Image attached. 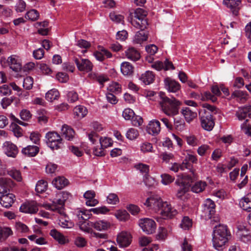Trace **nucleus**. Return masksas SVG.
I'll list each match as a JSON object with an SVG mask.
<instances>
[{
    "label": "nucleus",
    "mask_w": 251,
    "mask_h": 251,
    "mask_svg": "<svg viewBox=\"0 0 251 251\" xmlns=\"http://www.w3.org/2000/svg\"><path fill=\"white\" fill-rule=\"evenodd\" d=\"M13 234V231L10 227L0 226V242L5 241Z\"/></svg>",
    "instance_id": "obj_28"
},
{
    "label": "nucleus",
    "mask_w": 251,
    "mask_h": 251,
    "mask_svg": "<svg viewBox=\"0 0 251 251\" xmlns=\"http://www.w3.org/2000/svg\"><path fill=\"white\" fill-rule=\"evenodd\" d=\"M239 205L243 209L250 211V209H251V193L248 194L240 200Z\"/></svg>",
    "instance_id": "obj_24"
},
{
    "label": "nucleus",
    "mask_w": 251,
    "mask_h": 251,
    "mask_svg": "<svg viewBox=\"0 0 251 251\" xmlns=\"http://www.w3.org/2000/svg\"><path fill=\"white\" fill-rule=\"evenodd\" d=\"M185 139L189 145L193 147L198 145L199 141L195 136L193 135L185 136Z\"/></svg>",
    "instance_id": "obj_54"
},
{
    "label": "nucleus",
    "mask_w": 251,
    "mask_h": 251,
    "mask_svg": "<svg viewBox=\"0 0 251 251\" xmlns=\"http://www.w3.org/2000/svg\"><path fill=\"white\" fill-rule=\"evenodd\" d=\"M38 114V122L42 124H46L48 121V116L47 112L43 109H41L37 111Z\"/></svg>",
    "instance_id": "obj_38"
},
{
    "label": "nucleus",
    "mask_w": 251,
    "mask_h": 251,
    "mask_svg": "<svg viewBox=\"0 0 251 251\" xmlns=\"http://www.w3.org/2000/svg\"><path fill=\"white\" fill-rule=\"evenodd\" d=\"M160 123L156 120L151 121L147 126V132L152 135H157L160 131Z\"/></svg>",
    "instance_id": "obj_15"
},
{
    "label": "nucleus",
    "mask_w": 251,
    "mask_h": 251,
    "mask_svg": "<svg viewBox=\"0 0 251 251\" xmlns=\"http://www.w3.org/2000/svg\"><path fill=\"white\" fill-rule=\"evenodd\" d=\"M206 186V182L200 181L195 183L192 187L191 190L193 192L196 193H200L204 190Z\"/></svg>",
    "instance_id": "obj_41"
},
{
    "label": "nucleus",
    "mask_w": 251,
    "mask_h": 251,
    "mask_svg": "<svg viewBox=\"0 0 251 251\" xmlns=\"http://www.w3.org/2000/svg\"><path fill=\"white\" fill-rule=\"evenodd\" d=\"M167 236V231L166 228L163 227H159L158 228V232L156 235V239L157 240H163Z\"/></svg>",
    "instance_id": "obj_59"
},
{
    "label": "nucleus",
    "mask_w": 251,
    "mask_h": 251,
    "mask_svg": "<svg viewBox=\"0 0 251 251\" xmlns=\"http://www.w3.org/2000/svg\"><path fill=\"white\" fill-rule=\"evenodd\" d=\"M139 136V131L135 128H130L126 131V138L130 141L136 140Z\"/></svg>",
    "instance_id": "obj_37"
},
{
    "label": "nucleus",
    "mask_w": 251,
    "mask_h": 251,
    "mask_svg": "<svg viewBox=\"0 0 251 251\" xmlns=\"http://www.w3.org/2000/svg\"><path fill=\"white\" fill-rule=\"evenodd\" d=\"M127 120L129 121L131 124L134 126H139L142 122V118L136 115L133 110L130 108H126Z\"/></svg>",
    "instance_id": "obj_14"
},
{
    "label": "nucleus",
    "mask_w": 251,
    "mask_h": 251,
    "mask_svg": "<svg viewBox=\"0 0 251 251\" xmlns=\"http://www.w3.org/2000/svg\"><path fill=\"white\" fill-rule=\"evenodd\" d=\"M15 99L14 97H11L10 98L4 97L3 98L0 102L1 105L3 108H6L9 106L13 101Z\"/></svg>",
    "instance_id": "obj_57"
},
{
    "label": "nucleus",
    "mask_w": 251,
    "mask_h": 251,
    "mask_svg": "<svg viewBox=\"0 0 251 251\" xmlns=\"http://www.w3.org/2000/svg\"><path fill=\"white\" fill-rule=\"evenodd\" d=\"M7 63L10 69L17 72L21 69V65L16 55H11L7 59Z\"/></svg>",
    "instance_id": "obj_19"
},
{
    "label": "nucleus",
    "mask_w": 251,
    "mask_h": 251,
    "mask_svg": "<svg viewBox=\"0 0 251 251\" xmlns=\"http://www.w3.org/2000/svg\"><path fill=\"white\" fill-rule=\"evenodd\" d=\"M11 93V90L8 85L4 84L0 86V95L1 96L10 95Z\"/></svg>",
    "instance_id": "obj_64"
},
{
    "label": "nucleus",
    "mask_w": 251,
    "mask_h": 251,
    "mask_svg": "<svg viewBox=\"0 0 251 251\" xmlns=\"http://www.w3.org/2000/svg\"><path fill=\"white\" fill-rule=\"evenodd\" d=\"M48 146L52 150H58L62 148L63 144L62 139L59 134L55 131H50L45 136Z\"/></svg>",
    "instance_id": "obj_5"
},
{
    "label": "nucleus",
    "mask_w": 251,
    "mask_h": 251,
    "mask_svg": "<svg viewBox=\"0 0 251 251\" xmlns=\"http://www.w3.org/2000/svg\"><path fill=\"white\" fill-rule=\"evenodd\" d=\"M193 165L191 163L189 162L187 160L185 159L181 164L180 165V169L181 170H184L185 169H188L192 173L193 176H194V171L192 169Z\"/></svg>",
    "instance_id": "obj_60"
},
{
    "label": "nucleus",
    "mask_w": 251,
    "mask_h": 251,
    "mask_svg": "<svg viewBox=\"0 0 251 251\" xmlns=\"http://www.w3.org/2000/svg\"><path fill=\"white\" fill-rule=\"evenodd\" d=\"M201 100H210L212 102L217 101V99L216 97L212 95L210 92H205L201 96Z\"/></svg>",
    "instance_id": "obj_61"
},
{
    "label": "nucleus",
    "mask_w": 251,
    "mask_h": 251,
    "mask_svg": "<svg viewBox=\"0 0 251 251\" xmlns=\"http://www.w3.org/2000/svg\"><path fill=\"white\" fill-rule=\"evenodd\" d=\"M173 128H175L177 131H182L186 128L184 120L180 117H177L174 119Z\"/></svg>",
    "instance_id": "obj_34"
},
{
    "label": "nucleus",
    "mask_w": 251,
    "mask_h": 251,
    "mask_svg": "<svg viewBox=\"0 0 251 251\" xmlns=\"http://www.w3.org/2000/svg\"><path fill=\"white\" fill-rule=\"evenodd\" d=\"M126 57L132 61H135L140 59V53L134 47H130L126 50Z\"/></svg>",
    "instance_id": "obj_30"
},
{
    "label": "nucleus",
    "mask_w": 251,
    "mask_h": 251,
    "mask_svg": "<svg viewBox=\"0 0 251 251\" xmlns=\"http://www.w3.org/2000/svg\"><path fill=\"white\" fill-rule=\"evenodd\" d=\"M144 29H141L140 31L136 32L133 42L136 44H142L144 41L147 40L148 34L144 31Z\"/></svg>",
    "instance_id": "obj_32"
},
{
    "label": "nucleus",
    "mask_w": 251,
    "mask_h": 251,
    "mask_svg": "<svg viewBox=\"0 0 251 251\" xmlns=\"http://www.w3.org/2000/svg\"><path fill=\"white\" fill-rule=\"evenodd\" d=\"M15 228L17 231L21 233H28L29 231L28 226L25 224L20 222L16 223Z\"/></svg>",
    "instance_id": "obj_45"
},
{
    "label": "nucleus",
    "mask_w": 251,
    "mask_h": 251,
    "mask_svg": "<svg viewBox=\"0 0 251 251\" xmlns=\"http://www.w3.org/2000/svg\"><path fill=\"white\" fill-rule=\"evenodd\" d=\"M109 17L110 19L117 23H122L123 24H124V16L116 14L114 12L113 13H110L109 14Z\"/></svg>",
    "instance_id": "obj_48"
},
{
    "label": "nucleus",
    "mask_w": 251,
    "mask_h": 251,
    "mask_svg": "<svg viewBox=\"0 0 251 251\" xmlns=\"http://www.w3.org/2000/svg\"><path fill=\"white\" fill-rule=\"evenodd\" d=\"M80 229L84 232H90L91 228L93 227V222L87 220L79 222L78 224Z\"/></svg>",
    "instance_id": "obj_35"
},
{
    "label": "nucleus",
    "mask_w": 251,
    "mask_h": 251,
    "mask_svg": "<svg viewBox=\"0 0 251 251\" xmlns=\"http://www.w3.org/2000/svg\"><path fill=\"white\" fill-rule=\"evenodd\" d=\"M20 116L22 120L28 121L31 118L32 114L28 110L24 109L20 112Z\"/></svg>",
    "instance_id": "obj_55"
},
{
    "label": "nucleus",
    "mask_w": 251,
    "mask_h": 251,
    "mask_svg": "<svg viewBox=\"0 0 251 251\" xmlns=\"http://www.w3.org/2000/svg\"><path fill=\"white\" fill-rule=\"evenodd\" d=\"M99 141L100 146L104 149L111 147L113 144V141L110 138L105 137L100 138Z\"/></svg>",
    "instance_id": "obj_46"
},
{
    "label": "nucleus",
    "mask_w": 251,
    "mask_h": 251,
    "mask_svg": "<svg viewBox=\"0 0 251 251\" xmlns=\"http://www.w3.org/2000/svg\"><path fill=\"white\" fill-rule=\"evenodd\" d=\"M88 113L87 108L82 105L76 106L74 109V113L77 119H82Z\"/></svg>",
    "instance_id": "obj_31"
},
{
    "label": "nucleus",
    "mask_w": 251,
    "mask_h": 251,
    "mask_svg": "<svg viewBox=\"0 0 251 251\" xmlns=\"http://www.w3.org/2000/svg\"><path fill=\"white\" fill-rule=\"evenodd\" d=\"M159 103L163 111L168 116H174L178 114L180 106L182 103L176 98L170 99L165 96L164 93L159 95Z\"/></svg>",
    "instance_id": "obj_3"
},
{
    "label": "nucleus",
    "mask_w": 251,
    "mask_h": 251,
    "mask_svg": "<svg viewBox=\"0 0 251 251\" xmlns=\"http://www.w3.org/2000/svg\"><path fill=\"white\" fill-rule=\"evenodd\" d=\"M59 97V93L56 89H53L49 91L45 96L46 99L49 101H52L58 99Z\"/></svg>",
    "instance_id": "obj_36"
},
{
    "label": "nucleus",
    "mask_w": 251,
    "mask_h": 251,
    "mask_svg": "<svg viewBox=\"0 0 251 251\" xmlns=\"http://www.w3.org/2000/svg\"><path fill=\"white\" fill-rule=\"evenodd\" d=\"M164 83L166 88L170 92L176 93L180 88V85L178 82L172 80L170 78H165Z\"/></svg>",
    "instance_id": "obj_17"
},
{
    "label": "nucleus",
    "mask_w": 251,
    "mask_h": 251,
    "mask_svg": "<svg viewBox=\"0 0 251 251\" xmlns=\"http://www.w3.org/2000/svg\"><path fill=\"white\" fill-rule=\"evenodd\" d=\"M161 182L163 184L168 185L174 180V177L167 174H164L161 176Z\"/></svg>",
    "instance_id": "obj_56"
},
{
    "label": "nucleus",
    "mask_w": 251,
    "mask_h": 251,
    "mask_svg": "<svg viewBox=\"0 0 251 251\" xmlns=\"http://www.w3.org/2000/svg\"><path fill=\"white\" fill-rule=\"evenodd\" d=\"M235 115L239 120H244L247 117L251 118V106L239 108Z\"/></svg>",
    "instance_id": "obj_16"
},
{
    "label": "nucleus",
    "mask_w": 251,
    "mask_h": 251,
    "mask_svg": "<svg viewBox=\"0 0 251 251\" xmlns=\"http://www.w3.org/2000/svg\"><path fill=\"white\" fill-rule=\"evenodd\" d=\"M223 4L226 6L233 15L237 16L242 7L241 0H224Z\"/></svg>",
    "instance_id": "obj_9"
},
{
    "label": "nucleus",
    "mask_w": 251,
    "mask_h": 251,
    "mask_svg": "<svg viewBox=\"0 0 251 251\" xmlns=\"http://www.w3.org/2000/svg\"><path fill=\"white\" fill-rule=\"evenodd\" d=\"M63 199L58 198L57 199H54L52 201V205L55 207V211L57 212L61 215L64 214V204L66 200L64 197H63Z\"/></svg>",
    "instance_id": "obj_22"
},
{
    "label": "nucleus",
    "mask_w": 251,
    "mask_h": 251,
    "mask_svg": "<svg viewBox=\"0 0 251 251\" xmlns=\"http://www.w3.org/2000/svg\"><path fill=\"white\" fill-rule=\"evenodd\" d=\"M201 216L205 219L214 218L215 221H218V217H213L215 213V204L214 201L210 199H207L204 202L202 209Z\"/></svg>",
    "instance_id": "obj_6"
},
{
    "label": "nucleus",
    "mask_w": 251,
    "mask_h": 251,
    "mask_svg": "<svg viewBox=\"0 0 251 251\" xmlns=\"http://www.w3.org/2000/svg\"><path fill=\"white\" fill-rule=\"evenodd\" d=\"M39 151V148L37 146L29 145L23 148L22 153L27 157H33L36 156Z\"/></svg>",
    "instance_id": "obj_20"
},
{
    "label": "nucleus",
    "mask_w": 251,
    "mask_h": 251,
    "mask_svg": "<svg viewBox=\"0 0 251 251\" xmlns=\"http://www.w3.org/2000/svg\"><path fill=\"white\" fill-rule=\"evenodd\" d=\"M106 201L108 204H116L119 201L118 196L114 193H110L107 197Z\"/></svg>",
    "instance_id": "obj_53"
},
{
    "label": "nucleus",
    "mask_w": 251,
    "mask_h": 251,
    "mask_svg": "<svg viewBox=\"0 0 251 251\" xmlns=\"http://www.w3.org/2000/svg\"><path fill=\"white\" fill-rule=\"evenodd\" d=\"M230 237V232L226 226H216L213 231L212 242L214 248L218 251H223L225 249Z\"/></svg>",
    "instance_id": "obj_2"
},
{
    "label": "nucleus",
    "mask_w": 251,
    "mask_h": 251,
    "mask_svg": "<svg viewBox=\"0 0 251 251\" xmlns=\"http://www.w3.org/2000/svg\"><path fill=\"white\" fill-rule=\"evenodd\" d=\"M5 153L9 157H15L18 153L17 147L11 142H4L2 146Z\"/></svg>",
    "instance_id": "obj_11"
},
{
    "label": "nucleus",
    "mask_w": 251,
    "mask_h": 251,
    "mask_svg": "<svg viewBox=\"0 0 251 251\" xmlns=\"http://www.w3.org/2000/svg\"><path fill=\"white\" fill-rule=\"evenodd\" d=\"M146 16V13L144 10L142 8H137L135 11L134 15L128 20L136 28L145 29L148 25Z\"/></svg>",
    "instance_id": "obj_4"
},
{
    "label": "nucleus",
    "mask_w": 251,
    "mask_h": 251,
    "mask_svg": "<svg viewBox=\"0 0 251 251\" xmlns=\"http://www.w3.org/2000/svg\"><path fill=\"white\" fill-rule=\"evenodd\" d=\"M200 116L201 127L206 130H212L215 123L211 113L205 111L203 113L200 114Z\"/></svg>",
    "instance_id": "obj_7"
},
{
    "label": "nucleus",
    "mask_w": 251,
    "mask_h": 251,
    "mask_svg": "<svg viewBox=\"0 0 251 251\" xmlns=\"http://www.w3.org/2000/svg\"><path fill=\"white\" fill-rule=\"evenodd\" d=\"M67 98L70 102L73 103L78 100V95L76 92L71 91L68 93Z\"/></svg>",
    "instance_id": "obj_62"
},
{
    "label": "nucleus",
    "mask_w": 251,
    "mask_h": 251,
    "mask_svg": "<svg viewBox=\"0 0 251 251\" xmlns=\"http://www.w3.org/2000/svg\"><path fill=\"white\" fill-rule=\"evenodd\" d=\"M13 185V182L11 179L5 177L0 178V187L3 189L2 191L4 193H7V191H9Z\"/></svg>",
    "instance_id": "obj_26"
},
{
    "label": "nucleus",
    "mask_w": 251,
    "mask_h": 251,
    "mask_svg": "<svg viewBox=\"0 0 251 251\" xmlns=\"http://www.w3.org/2000/svg\"><path fill=\"white\" fill-rule=\"evenodd\" d=\"M33 84V79L31 76H27L23 81V87L26 90L32 89Z\"/></svg>",
    "instance_id": "obj_51"
},
{
    "label": "nucleus",
    "mask_w": 251,
    "mask_h": 251,
    "mask_svg": "<svg viewBox=\"0 0 251 251\" xmlns=\"http://www.w3.org/2000/svg\"><path fill=\"white\" fill-rule=\"evenodd\" d=\"M107 90L110 92L118 94L121 92V87L119 83L114 82L109 85Z\"/></svg>",
    "instance_id": "obj_49"
},
{
    "label": "nucleus",
    "mask_w": 251,
    "mask_h": 251,
    "mask_svg": "<svg viewBox=\"0 0 251 251\" xmlns=\"http://www.w3.org/2000/svg\"><path fill=\"white\" fill-rule=\"evenodd\" d=\"M76 218L78 220V224L80 221L87 220L90 218L89 212L87 210H78L76 212Z\"/></svg>",
    "instance_id": "obj_39"
},
{
    "label": "nucleus",
    "mask_w": 251,
    "mask_h": 251,
    "mask_svg": "<svg viewBox=\"0 0 251 251\" xmlns=\"http://www.w3.org/2000/svg\"><path fill=\"white\" fill-rule=\"evenodd\" d=\"M47 182L44 180H40L36 184L35 190L38 193H42L47 189Z\"/></svg>",
    "instance_id": "obj_43"
},
{
    "label": "nucleus",
    "mask_w": 251,
    "mask_h": 251,
    "mask_svg": "<svg viewBox=\"0 0 251 251\" xmlns=\"http://www.w3.org/2000/svg\"><path fill=\"white\" fill-rule=\"evenodd\" d=\"M39 17V13L35 9H31L27 11L25 15V18L31 21L38 20Z\"/></svg>",
    "instance_id": "obj_40"
},
{
    "label": "nucleus",
    "mask_w": 251,
    "mask_h": 251,
    "mask_svg": "<svg viewBox=\"0 0 251 251\" xmlns=\"http://www.w3.org/2000/svg\"><path fill=\"white\" fill-rule=\"evenodd\" d=\"M193 181V177L188 175H182L178 176L175 181V184L177 186L181 185L189 189Z\"/></svg>",
    "instance_id": "obj_12"
},
{
    "label": "nucleus",
    "mask_w": 251,
    "mask_h": 251,
    "mask_svg": "<svg viewBox=\"0 0 251 251\" xmlns=\"http://www.w3.org/2000/svg\"><path fill=\"white\" fill-rule=\"evenodd\" d=\"M181 113L184 116L186 122L188 123H190L197 117V113L192 111L189 107L183 108L181 110Z\"/></svg>",
    "instance_id": "obj_21"
},
{
    "label": "nucleus",
    "mask_w": 251,
    "mask_h": 251,
    "mask_svg": "<svg viewBox=\"0 0 251 251\" xmlns=\"http://www.w3.org/2000/svg\"><path fill=\"white\" fill-rule=\"evenodd\" d=\"M155 212H159L164 219H171L177 214V210L167 201H163L160 197L155 196L148 198L144 203Z\"/></svg>",
    "instance_id": "obj_1"
},
{
    "label": "nucleus",
    "mask_w": 251,
    "mask_h": 251,
    "mask_svg": "<svg viewBox=\"0 0 251 251\" xmlns=\"http://www.w3.org/2000/svg\"><path fill=\"white\" fill-rule=\"evenodd\" d=\"M50 235L60 244H65L68 242V240L60 232L55 229H51L50 231Z\"/></svg>",
    "instance_id": "obj_23"
},
{
    "label": "nucleus",
    "mask_w": 251,
    "mask_h": 251,
    "mask_svg": "<svg viewBox=\"0 0 251 251\" xmlns=\"http://www.w3.org/2000/svg\"><path fill=\"white\" fill-rule=\"evenodd\" d=\"M74 61L79 71L86 72L92 71L93 64L88 59L75 57Z\"/></svg>",
    "instance_id": "obj_10"
},
{
    "label": "nucleus",
    "mask_w": 251,
    "mask_h": 251,
    "mask_svg": "<svg viewBox=\"0 0 251 251\" xmlns=\"http://www.w3.org/2000/svg\"><path fill=\"white\" fill-rule=\"evenodd\" d=\"M62 136L68 140H71L74 136L75 132L73 128L69 126L64 125L61 129Z\"/></svg>",
    "instance_id": "obj_25"
},
{
    "label": "nucleus",
    "mask_w": 251,
    "mask_h": 251,
    "mask_svg": "<svg viewBox=\"0 0 251 251\" xmlns=\"http://www.w3.org/2000/svg\"><path fill=\"white\" fill-rule=\"evenodd\" d=\"M247 94L246 92H244L240 90L234 91L231 94V97L232 98H238L242 100H246L247 99Z\"/></svg>",
    "instance_id": "obj_50"
},
{
    "label": "nucleus",
    "mask_w": 251,
    "mask_h": 251,
    "mask_svg": "<svg viewBox=\"0 0 251 251\" xmlns=\"http://www.w3.org/2000/svg\"><path fill=\"white\" fill-rule=\"evenodd\" d=\"M139 225L143 231L148 234L154 233L156 228L155 222L153 220L147 218L140 219Z\"/></svg>",
    "instance_id": "obj_8"
},
{
    "label": "nucleus",
    "mask_w": 251,
    "mask_h": 251,
    "mask_svg": "<svg viewBox=\"0 0 251 251\" xmlns=\"http://www.w3.org/2000/svg\"><path fill=\"white\" fill-rule=\"evenodd\" d=\"M155 78V75L152 72L148 71L142 74L140 77L141 80L146 85L152 83Z\"/></svg>",
    "instance_id": "obj_27"
},
{
    "label": "nucleus",
    "mask_w": 251,
    "mask_h": 251,
    "mask_svg": "<svg viewBox=\"0 0 251 251\" xmlns=\"http://www.w3.org/2000/svg\"><path fill=\"white\" fill-rule=\"evenodd\" d=\"M7 173L10 176L17 181H22V177L21 176V172L19 170L12 169L8 171Z\"/></svg>",
    "instance_id": "obj_44"
},
{
    "label": "nucleus",
    "mask_w": 251,
    "mask_h": 251,
    "mask_svg": "<svg viewBox=\"0 0 251 251\" xmlns=\"http://www.w3.org/2000/svg\"><path fill=\"white\" fill-rule=\"evenodd\" d=\"M143 180L145 184L149 188L153 187L155 184V179L148 175L144 176Z\"/></svg>",
    "instance_id": "obj_58"
},
{
    "label": "nucleus",
    "mask_w": 251,
    "mask_h": 251,
    "mask_svg": "<svg viewBox=\"0 0 251 251\" xmlns=\"http://www.w3.org/2000/svg\"><path fill=\"white\" fill-rule=\"evenodd\" d=\"M38 210L37 204L34 201L25 202L20 208V211L25 213L35 214Z\"/></svg>",
    "instance_id": "obj_13"
},
{
    "label": "nucleus",
    "mask_w": 251,
    "mask_h": 251,
    "mask_svg": "<svg viewBox=\"0 0 251 251\" xmlns=\"http://www.w3.org/2000/svg\"><path fill=\"white\" fill-rule=\"evenodd\" d=\"M192 226V220L188 217H184L180 224V226L183 229H188Z\"/></svg>",
    "instance_id": "obj_52"
},
{
    "label": "nucleus",
    "mask_w": 251,
    "mask_h": 251,
    "mask_svg": "<svg viewBox=\"0 0 251 251\" xmlns=\"http://www.w3.org/2000/svg\"><path fill=\"white\" fill-rule=\"evenodd\" d=\"M68 183V180L63 176H58L53 179L52 183L57 189L60 190L65 187Z\"/></svg>",
    "instance_id": "obj_29"
},
{
    "label": "nucleus",
    "mask_w": 251,
    "mask_h": 251,
    "mask_svg": "<svg viewBox=\"0 0 251 251\" xmlns=\"http://www.w3.org/2000/svg\"><path fill=\"white\" fill-rule=\"evenodd\" d=\"M10 129L14 135L17 137H20L23 135V130L22 128L17 124L12 123L10 126Z\"/></svg>",
    "instance_id": "obj_42"
},
{
    "label": "nucleus",
    "mask_w": 251,
    "mask_h": 251,
    "mask_svg": "<svg viewBox=\"0 0 251 251\" xmlns=\"http://www.w3.org/2000/svg\"><path fill=\"white\" fill-rule=\"evenodd\" d=\"M110 224L103 220H100L93 222V227L97 230H107L110 227Z\"/></svg>",
    "instance_id": "obj_33"
},
{
    "label": "nucleus",
    "mask_w": 251,
    "mask_h": 251,
    "mask_svg": "<svg viewBox=\"0 0 251 251\" xmlns=\"http://www.w3.org/2000/svg\"><path fill=\"white\" fill-rule=\"evenodd\" d=\"M117 242L120 247L124 248L126 247V232L122 231L117 237Z\"/></svg>",
    "instance_id": "obj_47"
},
{
    "label": "nucleus",
    "mask_w": 251,
    "mask_h": 251,
    "mask_svg": "<svg viewBox=\"0 0 251 251\" xmlns=\"http://www.w3.org/2000/svg\"><path fill=\"white\" fill-rule=\"evenodd\" d=\"M15 196L11 193H4L0 201L1 205L5 208H9L14 202Z\"/></svg>",
    "instance_id": "obj_18"
},
{
    "label": "nucleus",
    "mask_w": 251,
    "mask_h": 251,
    "mask_svg": "<svg viewBox=\"0 0 251 251\" xmlns=\"http://www.w3.org/2000/svg\"><path fill=\"white\" fill-rule=\"evenodd\" d=\"M126 209L133 215H136L140 211L138 206L133 204H129L128 206H126Z\"/></svg>",
    "instance_id": "obj_63"
}]
</instances>
